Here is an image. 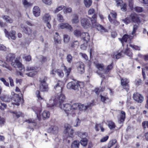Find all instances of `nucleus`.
Returning <instances> with one entry per match:
<instances>
[{
	"label": "nucleus",
	"instance_id": "f257e3e1",
	"mask_svg": "<svg viewBox=\"0 0 148 148\" xmlns=\"http://www.w3.org/2000/svg\"><path fill=\"white\" fill-rule=\"evenodd\" d=\"M88 18L91 22L92 27L95 28L98 31L101 32H108V30L106 29L104 26L97 22V16L96 14H95L91 17Z\"/></svg>",
	"mask_w": 148,
	"mask_h": 148
},
{
	"label": "nucleus",
	"instance_id": "f03ea898",
	"mask_svg": "<svg viewBox=\"0 0 148 148\" xmlns=\"http://www.w3.org/2000/svg\"><path fill=\"white\" fill-rule=\"evenodd\" d=\"M15 56L14 55L9 54L6 57V61L8 62H11V64L14 67L18 68L19 70L22 71H24V68L18 60H14V62H13V61L15 60Z\"/></svg>",
	"mask_w": 148,
	"mask_h": 148
},
{
	"label": "nucleus",
	"instance_id": "7ed1b4c3",
	"mask_svg": "<svg viewBox=\"0 0 148 148\" xmlns=\"http://www.w3.org/2000/svg\"><path fill=\"white\" fill-rule=\"evenodd\" d=\"M75 134L82 138L79 142L81 144L83 147H86L88 142V139L87 138L88 137V133L86 132H83L78 131L76 132Z\"/></svg>",
	"mask_w": 148,
	"mask_h": 148
},
{
	"label": "nucleus",
	"instance_id": "20e7f679",
	"mask_svg": "<svg viewBox=\"0 0 148 148\" xmlns=\"http://www.w3.org/2000/svg\"><path fill=\"white\" fill-rule=\"evenodd\" d=\"M47 77L43 76L39 78V89L42 92H47L49 89L48 85L47 83Z\"/></svg>",
	"mask_w": 148,
	"mask_h": 148
},
{
	"label": "nucleus",
	"instance_id": "39448f33",
	"mask_svg": "<svg viewBox=\"0 0 148 148\" xmlns=\"http://www.w3.org/2000/svg\"><path fill=\"white\" fill-rule=\"evenodd\" d=\"M71 126L70 125H68L63 132L65 134L64 138L66 140H68V142H70V140H68L69 138L70 139L73 140L75 136L74 130L72 129H71Z\"/></svg>",
	"mask_w": 148,
	"mask_h": 148
},
{
	"label": "nucleus",
	"instance_id": "423d86ee",
	"mask_svg": "<svg viewBox=\"0 0 148 148\" xmlns=\"http://www.w3.org/2000/svg\"><path fill=\"white\" fill-rule=\"evenodd\" d=\"M59 107L64 110L67 116L69 114H72L73 116L75 114V112H72L71 105L69 103H67L63 105L61 104L59 105Z\"/></svg>",
	"mask_w": 148,
	"mask_h": 148
},
{
	"label": "nucleus",
	"instance_id": "0eeeda50",
	"mask_svg": "<svg viewBox=\"0 0 148 148\" xmlns=\"http://www.w3.org/2000/svg\"><path fill=\"white\" fill-rule=\"evenodd\" d=\"M130 18L131 20V22L138 25H139L142 21L141 18L139 15L135 12L131 13L130 15Z\"/></svg>",
	"mask_w": 148,
	"mask_h": 148
},
{
	"label": "nucleus",
	"instance_id": "6e6552de",
	"mask_svg": "<svg viewBox=\"0 0 148 148\" xmlns=\"http://www.w3.org/2000/svg\"><path fill=\"white\" fill-rule=\"evenodd\" d=\"M121 79V85L122 88L127 91L130 89L129 80L126 78L120 77Z\"/></svg>",
	"mask_w": 148,
	"mask_h": 148
},
{
	"label": "nucleus",
	"instance_id": "1a4fd4ad",
	"mask_svg": "<svg viewBox=\"0 0 148 148\" xmlns=\"http://www.w3.org/2000/svg\"><path fill=\"white\" fill-rule=\"evenodd\" d=\"M65 99V97L64 95L62 94V92H60L59 95L56 96L53 101L55 104H59V106L64 102Z\"/></svg>",
	"mask_w": 148,
	"mask_h": 148
},
{
	"label": "nucleus",
	"instance_id": "9d476101",
	"mask_svg": "<svg viewBox=\"0 0 148 148\" xmlns=\"http://www.w3.org/2000/svg\"><path fill=\"white\" fill-rule=\"evenodd\" d=\"M51 19V16L48 13H45L42 17L43 22L46 24L47 27L49 29H50L51 28V25L50 23Z\"/></svg>",
	"mask_w": 148,
	"mask_h": 148
},
{
	"label": "nucleus",
	"instance_id": "9b49d317",
	"mask_svg": "<svg viewBox=\"0 0 148 148\" xmlns=\"http://www.w3.org/2000/svg\"><path fill=\"white\" fill-rule=\"evenodd\" d=\"M89 19L84 18L81 19L80 21L81 25L85 29H87L92 26L91 22L90 21Z\"/></svg>",
	"mask_w": 148,
	"mask_h": 148
},
{
	"label": "nucleus",
	"instance_id": "f8f14e48",
	"mask_svg": "<svg viewBox=\"0 0 148 148\" xmlns=\"http://www.w3.org/2000/svg\"><path fill=\"white\" fill-rule=\"evenodd\" d=\"M84 107V105L80 103H76L71 105V111L72 112H75L77 110L82 111Z\"/></svg>",
	"mask_w": 148,
	"mask_h": 148
},
{
	"label": "nucleus",
	"instance_id": "ddd939ff",
	"mask_svg": "<svg viewBox=\"0 0 148 148\" xmlns=\"http://www.w3.org/2000/svg\"><path fill=\"white\" fill-rule=\"evenodd\" d=\"M64 87V83L62 81L59 80L57 84L54 86V89L56 92H59L60 93L62 92Z\"/></svg>",
	"mask_w": 148,
	"mask_h": 148
},
{
	"label": "nucleus",
	"instance_id": "4468645a",
	"mask_svg": "<svg viewBox=\"0 0 148 148\" xmlns=\"http://www.w3.org/2000/svg\"><path fill=\"white\" fill-rule=\"evenodd\" d=\"M12 99L14 101V102L12 103L13 105L17 106H19L20 105V103L22 100L23 101V99H22L21 97H19L18 94H14L12 97Z\"/></svg>",
	"mask_w": 148,
	"mask_h": 148
},
{
	"label": "nucleus",
	"instance_id": "2eb2a0df",
	"mask_svg": "<svg viewBox=\"0 0 148 148\" xmlns=\"http://www.w3.org/2000/svg\"><path fill=\"white\" fill-rule=\"evenodd\" d=\"M4 32L6 37L10 39V38L12 39L15 40L16 37L15 36L16 32L14 30H11L9 32L5 29H4Z\"/></svg>",
	"mask_w": 148,
	"mask_h": 148
},
{
	"label": "nucleus",
	"instance_id": "dca6fc26",
	"mask_svg": "<svg viewBox=\"0 0 148 148\" xmlns=\"http://www.w3.org/2000/svg\"><path fill=\"white\" fill-rule=\"evenodd\" d=\"M32 109L36 114L38 119L40 121L41 119L40 113L42 111V109L41 108L38 107L36 106H33Z\"/></svg>",
	"mask_w": 148,
	"mask_h": 148
},
{
	"label": "nucleus",
	"instance_id": "f3484780",
	"mask_svg": "<svg viewBox=\"0 0 148 148\" xmlns=\"http://www.w3.org/2000/svg\"><path fill=\"white\" fill-rule=\"evenodd\" d=\"M77 82L75 81H72L68 83L67 88L69 89H73L75 90H78Z\"/></svg>",
	"mask_w": 148,
	"mask_h": 148
},
{
	"label": "nucleus",
	"instance_id": "a211bd4d",
	"mask_svg": "<svg viewBox=\"0 0 148 148\" xmlns=\"http://www.w3.org/2000/svg\"><path fill=\"white\" fill-rule=\"evenodd\" d=\"M133 98L135 101L138 103H141L143 100V96L138 92H135L134 94Z\"/></svg>",
	"mask_w": 148,
	"mask_h": 148
},
{
	"label": "nucleus",
	"instance_id": "6ab92c4d",
	"mask_svg": "<svg viewBox=\"0 0 148 148\" xmlns=\"http://www.w3.org/2000/svg\"><path fill=\"white\" fill-rule=\"evenodd\" d=\"M79 45V42L77 40L71 41L69 45V49L72 50L76 49Z\"/></svg>",
	"mask_w": 148,
	"mask_h": 148
},
{
	"label": "nucleus",
	"instance_id": "aec40b11",
	"mask_svg": "<svg viewBox=\"0 0 148 148\" xmlns=\"http://www.w3.org/2000/svg\"><path fill=\"white\" fill-rule=\"evenodd\" d=\"M77 69L78 72L80 74H82L84 72V65L82 62H79L77 64Z\"/></svg>",
	"mask_w": 148,
	"mask_h": 148
},
{
	"label": "nucleus",
	"instance_id": "412c9836",
	"mask_svg": "<svg viewBox=\"0 0 148 148\" xmlns=\"http://www.w3.org/2000/svg\"><path fill=\"white\" fill-rule=\"evenodd\" d=\"M146 73L148 76V63L145 64L144 68H142V75L143 80L146 79Z\"/></svg>",
	"mask_w": 148,
	"mask_h": 148
},
{
	"label": "nucleus",
	"instance_id": "4be33fe9",
	"mask_svg": "<svg viewBox=\"0 0 148 148\" xmlns=\"http://www.w3.org/2000/svg\"><path fill=\"white\" fill-rule=\"evenodd\" d=\"M53 39L54 42L56 44H61L62 40L61 37L58 32L55 33Z\"/></svg>",
	"mask_w": 148,
	"mask_h": 148
},
{
	"label": "nucleus",
	"instance_id": "5701e85b",
	"mask_svg": "<svg viewBox=\"0 0 148 148\" xmlns=\"http://www.w3.org/2000/svg\"><path fill=\"white\" fill-rule=\"evenodd\" d=\"M58 127L55 126H51L48 129V131L49 132L53 134H56L58 132Z\"/></svg>",
	"mask_w": 148,
	"mask_h": 148
},
{
	"label": "nucleus",
	"instance_id": "b1692460",
	"mask_svg": "<svg viewBox=\"0 0 148 148\" xmlns=\"http://www.w3.org/2000/svg\"><path fill=\"white\" fill-rule=\"evenodd\" d=\"M60 27L61 29L66 28L69 30L70 31H72L73 30L72 27L67 23H61L60 24Z\"/></svg>",
	"mask_w": 148,
	"mask_h": 148
},
{
	"label": "nucleus",
	"instance_id": "393cba45",
	"mask_svg": "<svg viewBox=\"0 0 148 148\" xmlns=\"http://www.w3.org/2000/svg\"><path fill=\"white\" fill-rule=\"evenodd\" d=\"M40 9L37 6H35L33 9V12L34 15L36 17L39 16L40 14Z\"/></svg>",
	"mask_w": 148,
	"mask_h": 148
},
{
	"label": "nucleus",
	"instance_id": "a878e982",
	"mask_svg": "<svg viewBox=\"0 0 148 148\" xmlns=\"http://www.w3.org/2000/svg\"><path fill=\"white\" fill-rule=\"evenodd\" d=\"M87 104V105L84 106V107L83 108V110L84 111L86 110L88 108L91 109L92 107L95 105V100H92L91 102H88Z\"/></svg>",
	"mask_w": 148,
	"mask_h": 148
},
{
	"label": "nucleus",
	"instance_id": "bb28decb",
	"mask_svg": "<svg viewBox=\"0 0 148 148\" xmlns=\"http://www.w3.org/2000/svg\"><path fill=\"white\" fill-rule=\"evenodd\" d=\"M81 37L86 43H87L90 39V36L87 32H82Z\"/></svg>",
	"mask_w": 148,
	"mask_h": 148
},
{
	"label": "nucleus",
	"instance_id": "cd10ccee",
	"mask_svg": "<svg viewBox=\"0 0 148 148\" xmlns=\"http://www.w3.org/2000/svg\"><path fill=\"white\" fill-rule=\"evenodd\" d=\"M22 31L28 35H31L32 33V30L27 26H24L23 28Z\"/></svg>",
	"mask_w": 148,
	"mask_h": 148
},
{
	"label": "nucleus",
	"instance_id": "c85d7f7f",
	"mask_svg": "<svg viewBox=\"0 0 148 148\" xmlns=\"http://www.w3.org/2000/svg\"><path fill=\"white\" fill-rule=\"evenodd\" d=\"M120 117L119 119L120 123H123L125 121V113L123 110L121 111Z\"/></svg>",
	"mask_w": 148,
	"mask_h": 148
},
{
	"label": "nucleus",
	"instance_id": "c756f323",
	"mask_svg": "<svg viewBox=\"0 0 148 148\" xmlns=\"http://www.w3.org/2000/svg\"><path fill=\"white\" fill-rule=\"evenodd\" d=\"M128 46V45H127V48L124 51H123V54L126 55L130 58H132V57L133 53L130 50V49L127 47Z\"/></svg>",
	"mask_w": 148,
	"mask_h": 148
},
{
	"label": "nucleus",
	"instance_id": "7c9ffc66",
	"mask_svg": "<svg viewBox=\"0 0 148 148\" xmlns=\"http://www.w3.org/2000/svg\"><path fill=\"white\" fill-rule=\"evenodd\" d=\"M114 66V63L112 62L110 64L107 66V67L104 69L105 73L107 74L108 72H110L113 69Z\"/></svg>",
	"mask_w": 148,
	"mask_h": 148
},
{
	"label": "nucleus",
	"instance_id": "2f4dec72",
	"mask_svg": "<svg viewBox=\"0 0 148 148\" xmlns=\"http://www.w3.org/2000/svg\"><path fill=\"white\" fill-rule=\"evenodd\" d=\"M130 36L127 34H125L123 35L122 38H119V40L121 42H127L128 39L130 38Z\"/></svg>",
	"mask_w": 148,
	"mask_h": 148
},
{
	"label": "nucleus",
	"instance_id": "473e14b6",
	"mask_svg": "<svg viewBox=\"0 0 148 148\" xmlns=\"http://www.w3.org/2000/svg\"><path fill=\"white\" fill-rule=\"evenodd\" d=\"M107 94H108L107 93L104 96L101 95H99L101 101L103 104L106 103V101L108 100H109V97L108 96Z\"/></svg>",
	"mask_w": 148,
	"mask_h": 148
},
{
	"label": "nucleus",
	"instance_id": "72a5a7b5",
	"mask_svg": "<svg viewBox=\"0 0 148 148\" xmlns=\"http://www.w3.org/2000/svg\"><path fill=\"white\" fill-rule=\"evenodd\" d=\"M108 18L110 22L112 24H113L114 26H117L119 24V22L117 21L115 19H112L110 17V14H109L108 15Z\"/></svg>",
	"mask_w": 148,
	"mask_h": 148
},
{
	"label": "nucleus",
	"instance_id": "f704fd0d",
	"mask_svg": "<svg viewBox=\"0 0 148 148\" xmlns=\"http://www.w3.org/2000/svg\"><path fill=\"white\" fill-rule=\"evenodd\" d=\"M79 141L75 140L73 142L71 145V148H79Z\"/></svg>",
	"mask_w": 148,
	"mask_h": 148
},
{
	"label": "nucleus",
	"instance_id": "c9c22d12",
	"mask_svg": "<svg viewBox=\"0 0 148 148\" xmlns=\"http://www.w3.org/2000/svg\"><path fill=\"white\" fill-rule=\"evenodd\" d=\"M3 18L8 23H11L13 22V20L8 16L4 15L2 16Z\"/></svg>",
	"mask_w": 148,
	"mask_h": 148
},
{
	"label": "nucleus",
	"instance_id": "e433bc0d",
	"mask_svg": "<svg viewBox=\"0 0 148 148\" xmlns=\"http://www.w3.org/2000/svg\"><path fill=\"white\" fill-rule=\"evenodd\" d=\"M50 115V113L47 111H44L42 114V116L43 120L49 118Z\"/></svg>",
	"mask_w": 148,
	"mask_h": 148
},
{
	"label": "nucleus",
	"instance_id": "4c0bfd02",
	"mask_svg": "<svg viewBox=\"0 0 148 148\" xmlns=\"http://www.w3.org/2000/svg\"><path fill=\"white\" fill-rule=\"evenodd\" d=\"M1 99L5 102H9L11 99L7 95H3L0 97Z\"/></svg>",
	"mask_w": 148,
	"mask_h": 148
},
{
	"label": "nucleus",
	"instance_id": "58836bf2",
	"mask_svg": "<svg viewBox=\"0 0 148 148\" xmlns=\"http://www.w3.org/2000/svg\"><path fill=\"white\" fill-rule=\"evenodd\" d=\"M78 16L77 14H75L73 15V18L72 19L73 23H77L79 22Z\"/></svg>",
	"mask_w": 148,
	"mask_h": 148
},
{
	"label": "nucleus",
	"instance_id": "ea45409f",
	"mask_svg": "<svg viewBox=\"0 0 148 148\" xmlns=\"http://www.w3.org/2000/svg\"><path fill=\"white\" fill-rule=\"evenodd\" d=\"M63 69L64 71L65 72V74L66 75V77H67L70 73L71 70V68L70 67L68 69H67L66 66L65 65H64Z\"/></svg>",
	"mask_w": 148,
	"mask_h": 148
},
{
	"label": "nucleus",
	"instance_id": "a19ab883",
	"mask_svg": "<svg viewBox=\"0 0 148 148\" xmlns=\"http://www.w3.org/2000/svg\"><path fill=\"white\" fill-rule=\"evenodd\" d=\"M35 94L38 98V101H40L44 99L43 97L41 96L40 92L39 90H37L35 92Z\"/></svg>",
	"mask_w": 148,
	"mask_h": 148
},
{
	"label": "nucleus",
	"instance_id": "79ce46f5",
	"mask_svg": "<svg viewBox=\"0 0 148 148\" xmlns=\"http://www.w3.org/2000/svg\"><path fill=\"white\" fill-rule=\"evenodd\" d=\"M116 142L117 141L116 139L112 140H110L108 144L107 147L108 148H111L116 144Z\"/></svg>",
	"mask_w": 148,
	"mask_h": 148
},
{
	"label": "nucleus",
	"instance_id": "37998d69",
	"mask_svg": "<svg viewBox=\"0 0 148 148\" xmlns=\"http://www.w3.org/2000/svg\"><path fill=\"white\" fill-rule=\"evenodd\" d=\"M74 35L77 37H81L82 36V34L80 30L77 29L75 30L73 32Z\"/></svg>",
	"mask_w": 148,
	"mask_h": 148
},
{
	"label": "nucleus",
	"instance_id": "c03bdc74",
	"mask_svg": "<svg viewBox=\"0 0 148 148\" xmlns=\"http://www.w3.org/2000/svg\"><path fill=\"white\" fill-rule=\"evenodd\" d=\"M108 126L110 129H114L116 127L115 123L112 121H109L108 122Z\"/></svg>",
	"mask_w": 148,
	"mask_h": 148
},
{
	"label": "nucleus",
	"instance_id": "a18cd8bd",
	"mask_svg": "<svg viewBox=\"0 0 148 148\" xmlns=\"http://www.w3.org/2000/svg\"><path fill=\"white\" fill-rule=\"evenodd\" d=\"M84 3L87 8L89 7L92 4V0H84Z\"/></svg>",
	"mask_w": 148,
	"mask_h": 148
},
{
	"label": "nucleus",
	"instance_id": "49530a36",
	"mask_svg": "<svg viewBox=\"0 0 148 148\" xmlns=\"http://www.w3.org/2000/svg\"><path fill=\"white\" fill-rule=\"evenodd\" d=\"M63 12L64 14L67 13H70L72 12V10L71 7H66L63 10Z\"/></svg>",
	"mask_w": 148,
	"mask_h": 148
},
{
	"label": "nucleus",
	"instance_id": "de8ad7c7",
	"mask_svg": "<svg viewBox=\"0 0 148 148\" xmlns=\"http://www.w3.org/2000/svg\"><path fill=\"white\" fill-rule=\"evenodd\" d=\"M96 66L99 71H102L104 69V65L103 64H97L96 65Z\"/></svg>",
	"mask_w": 148,
	"mask_h": 148
},
{
	"label": "nucleus",
	"instance_id": "09e8293b",
	"mask_svg": "<svg viewBox=\"0 0 148 148\" xmlns=\"http://www.w3.org/2000/svg\"><path fill=\"white\" fill-rule=\"evenodd\" d=\"M56 72L57 75L59 77H64V74L62 70L58 69L56 70Z\"/></svg>",
	"mask_w": 148,
	"mask_h": 148
},
{
	"label": "nucleus",
	"instance_id": "8fccbe9b",
	"mask_svg": "<svg viewBox=\"0 0 148 148\" xmlns=\"http://www.w3.org/2000/svg\"><path fill=\"white\" fill-rule=\"evenodd\" d=\"M65 8V6L63 5H61L57 7L54 11L55 13L58 12L62 10Z\"/></svg>",
	"mask_w": 148,
	"mask_h": 148
},
{
	"label": "nucleus",
	"instance_id": "3c124183",
	"mask_svg": "<svg viewBox=\"0 0 148 148\" xmlns=\"http://www.w3.org/2000/svg\"><path fill=\"white\" fill-rule=\"evenodd\" d=\"M129 46L135 50L140 51V47L137 45H134L130 44V45Z\"/></svg>",
	"mask_w": 148,
	"mask_h": 148
},
{
	"label": "nucleus",
	"instance_id": "603ef678",
	"mask_svg": "<svg viewBox=\"0 0 148 148\" xmlns=\"http://www.w3.org/2000/svg\"><path fill=\"white\" fill-rule=\"evenodd\" d=\"M134 9L136 12L138 13L141 12L143 11V8L140 7H135Z\"/></svg>",
	"mask_w": 148,
	"mask_h": 148
},
{
	"label": "nucleus",
	"instance_id": "864d4df0",
	"mask_svg": "<svg viewBox=\"0 0 148 148\" xmlns=\"http://www.w3.org/2000/svg\"><path fill=\"white\" fill-rule=\"evenodd\" d=\"M142 126L144 130H145L147 127L148 129V121H145L142 123Z\"/></svg>",
	"mask_w": 148,
	"mask_h": 148
},
{
	"label": "nucleus",
	"instance_id": "5fc2aeb1",
	"mask_svg": "<svg viewBox=\"0 0 148 148\" xmlns=\"http://www.w3.org/2000/svg\"><path fill=\"white\" fill-rule=\"evenodd\" d=\"M66 59L67 61L69 63H71L72 61L73 57L70 54H69L67 55Z\"/></svg>",
	"mask_w": 148,
	"mask_h": 148
},
{
	"label": "nucleus",
	"instance_id": "6e6d98bb",
	"mask_svg": "<svg viewBox=\"0 0 148 148\" xmlns=\"http://www.w3.org/2000/svg\"><path fill=\"white\" fill-rule=\"evenodd\" d=\"M36 73H37V72L36 71H34L27 73H26V75L28 76L33 77L36 75Z\"/></svg>",
	"mask_w": 148,
	"mask_h": 148
},
{
	"label": "nucleus",
	"instance_id": "4d7b16f0",
	"mask_svg": "<svg viewBox=\"0 0 148 148\" xmlns=\"http://www.w3.org/2000/svg\"><path fill=\"white\" fill-rule=\"evenodd\" d=\"M138 28V26L136 24L134 25L133 29L132 32V34L133 35L136 32Z\"/></svg>",
	"mask_w": 148,
	"mask_h": 148
},
{
	"label": "nucleus",
	"instance_id": "13d9d810",
	"mask_svg": "<svg viewBox=\"0 0 148 148\" xmlns=\"http://www.w3.org/2000/svg\"><path fill=\"white\" fill-rule=\"evenodd\" d=\"M57 18L58 19L59 21L60 22H63L64 21V18L62 15L60 13H59L57 15Z\"/></svg>",
	"mask_w": 148,
	"mask_h": 148
},
{
	"label": "nucleus",
	"instance_id": "bf43d9fd",
	"mask_svg": "<svg viewBox=\"0 0 148 148\" xmlns=\"http://www.w3.org/2000/svg\"><path fill=\"white\" fill-rule=\"evenodd\" d=\"M64 41L65 42H68L70 39L69 36L67 34H64L63 36Z\"/></svg>",
	"mask_w": 148,
	"mask_h": 148
},
{
	"label": "nucleus",
	"instance_id": "052dcab7",
	"mask_svg": "<svg viewBox=\"0 0 148 148\" xmlns=\"http://www.w3.org/2000/svg\"><path fill=\"white\" fill-rule=\"evenodd\" d=\"M12 113L13 114V116L14 118H18L21 116V114L17 112L13 111Z\"/></svg>",
	"mask_w": 148,
	"mask_h": 148
},
{
	"label": "nucleus",
	"instance_id": "680f3d73",
	"mask_svg": "<svg viewBox=\"0 0 148 148\" xmlns=\"http://www.w3.org/2000/svg\"><path fill=\"white\" fill-rule=\"evenodd\" d=\"M3 67L6 68L8 71H11L12 70V68L11 66L6 63L5 65H4Z\"/></svg>",
	"mask_w": 148,
	"mask_h": 148
},
{
	"label": "nucleus",
	"instance_id": "e2e57ef3",
	"mask_svg": "<svg viewBox=\"0 0 148 148\" xmlns=\"http://www.w3.org/2000/svg\"><path fill=\"white\" fill-rule=\"evenodd\" d=\"M123 50H122L119 53L117 54L115 56L116 58L118 59L121 57H123V55L122 53H123Z\"/></svg>",
	"mask_w": 148,
	"mask_h": 148
},
{
	"label": "nucleus",
	"instance_id": "0e129e2a",
	"mask_svg": "<svg viewBox=\"0 0 148 148\" xmlns=\"http://www.w3.org/2000/svg\"><path fill=\"white\" fill-rule=\"evenodd\" d=\"M23 4L27 7H29L31 5V3L28 2L27 0H22V1Z\"/></svg>",
	"mask_w": 148,
	"mask_h": 148
},
{
	"label": "nucleus",
	"instance_id": "69168bd1",
	"mask_svg": "<svg viewBox=\"0 0 148 148\" xmlns=\"http://www.w3.org/2000/svg\"><path fill=\"white\" fill-rule=\"evenodd\" d=\"M127 4L126 3H124L122 5V6L121 7V9L122 11L125 12L127 11Z\"/></svg>",
	"mask_w": 148,
	"mask_h": 148
},
{
	"label": "nucleus",
	"instance_id": "338daca9",
	"mask_svg": "<svg viewBox=\"0 0 148 148\" xmlns=\"http://www.w3.org/2000/svg\"><path fill=\"white\" fill-rule=\"evenodd\" d=\"M124 23L126 24L130 23L131 22V20L130 18V16L129 18H126L123 20Z\"/></svg>",
	"mask_w": 148,
	"mask_h": 148
},
{
	"label": "nucleus",
	"instance_id": "774afa93",
	"mask_svg": "<svg viewBox=\"0 0 148 148\" xmlns=\"http://www.w3.org/2000/svg\"><path fill=\"white\" fill-rule=\"evenodd\" d=\"M77 83L78 88L79 87L80 88H82L84 86V84L83 82H77Z\"/></svg>",
	"mask_w": 148,
	"mask_h": 148
}]
</instances>
